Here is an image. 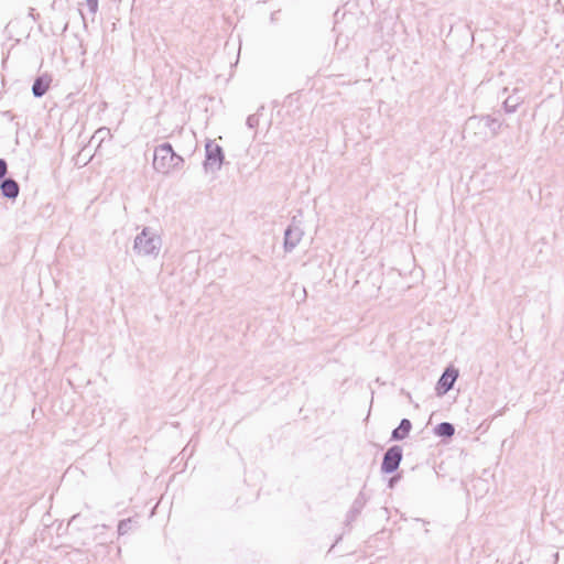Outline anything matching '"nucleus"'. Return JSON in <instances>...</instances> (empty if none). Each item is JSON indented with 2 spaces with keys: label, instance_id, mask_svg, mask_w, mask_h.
<instances>
[{
  "label": "nucleus",
  "instance_id": "obj_1",
  "mask_svg": "<svg viewBox=\"0 0 564 564\" xmlns=\"http://www.w3.org/2000/svg\"><path fill=\"white\" fill-rule=\"evenodd\" d=\"M161 248V235L152 227H144L133 241V250L140 257L156 258Z\"/></svg>",
  "mask_w": 564,
  "mask_h": 564
},
{
  "label": "nucleus",
  "instance_id": "obj_2",
  "mask_svg": "<svg viewBox=\"0 0 564 564\" xmlns=\"http://www.w3.org/2000/svg\"><path fill=\"white\" fill-rule=\"evenodd\" d=\"M183 158L175 154L170 143H163L155 148L153 167L156 172L169 174L181 167Z\"/></svg>",
  "mask_w": 564,
  "mask_h": 564
},
{
  "label": "nucleus",
  "instance_id": "obj_3",
  "mask_svg": "<svg viewBox=\"0 0 564 564\" xmlns=\"http://www.w3.org/2000/svg\"><path fill=\"white\" fill-rule=\"evenodd\" d=\"M206 158L204 169L207 173H216L221 169L224 162V152L215 141H207L205 145Z\"/></svg>",
  "mask_w": 564,
  "mask_h": 564
},
{
  "label": "nucleus",
  "instance_id": "obj_4",
  "mask_svg": "<svg viewBox=\"0 0 564 564\" xmlns=\"http://www.w3.org/2000/svg\"><path fill=\"white\" fill-rule=\"evenodd\" d=\"M501 126L502 124L498 119L492 118L490 116H485L480 118L471 117L467 121L468 128H474L478 130L489 129L491 137H497L499 134Z\"/></svg>",
  "mask_w": 564,
  "mask_h": 564
},
{
  "label": "nucleus",
  "instance_id": "obj_5",
  "mask_svg": "<svg viewBox=\"0 0 564 564\" xmlns=\"http://www.w3.org/2000/svg\"><path fill=\"white\" fill-rule=\"evenodd\" d=\"M402 459V449L400 446L390 447L383 456L381 469L383 473L391 474L395 471Z\"/></svg>",
  "mask_w": 564,
  "mask_h": 564
},
{
  "label": "nucleus",
  "instance_id": "obj_6",
  "mask_svg": "<svg viewBox=\"0 0 564 564\" xmlns=\"http://www.w3.org/2000/svg\"><path fill=\"white\" fill-rule=\"evenodd\" d=\"M458 377V371L454 368H447L443 375L441 376L438 382H437V393L438 394H444L446 393L447 391H449L456 379Z\"/></svg>",
  "mask_w": 564,
  "mask_h": 564
},
{
  "label": "nucleus",
  "instance_id": "obj_7",
  "mask_svg": "<svg viewBox=\"0 0 564 564\" xmlns=\"http://www.w3.org/2000/svg\"><path fill=\"white\" fill-rule=\"evenodd\" d=\"M304 232L296 226H290L284 232V248L286 251H292L302 240Z\"/></svg>",
  "mask_w": 564,
  "mask_h": 564
},
{
  "label": "nucleus",
  "instance_id": "obj_8",
  "mask_svg": "<svg viewBox=\"0 0 564 564\" xmlns=\"http://www.w3.org/2000/svg\"><path fill=\"white\" fill-rule=\"evenodd\" d=\"M4 197L15 199L20 193L19 184L13 178H4L0 184Z\"/></svg>",
  "mask_w": 564,
  "mask_h": 564
},
{
  "label": "nucleus",
  "instance_id": "obj_9",
  "mask_svg": "<svg viewBox=\"0 0 564 564\" xmlns=\"http://www.w3.org/2000/svg\"><path fill=\"white\" fill-rule=\"evenodd\" d=\"M52 78L48 75L37 77L32 86V93L35 97H42L48 90Z\"/></svg>",
  "mask_w": 564,
  "mask_h": 564
},
{
  "label": "nucleus",
  "instance_id": "obj_10",
  "mask_svg": "<svg viewBox=\"0 0 564 564\" xmlns=\"http://www.w3.org/2000/svg\"><path fill=\"white\" fill-rule=\"evenodd\" d=\"M411 427L410 420L402 419L399 426L392 431L391 438L394 441L404 440L409 435Z\"/></svg>",
  "mask_w": 564,
  "mask_h": 564
},
{
  "label": "nucleus",
  "instance_id": "obj_11",
  "mask_svg": "<svg viewBox=\"0 0 564 564\" xmlns=\"http://www.w3.org/2000/svg\"><path fill=\"white\" fill-rule=\"evenodd\" d=\"M454 433H455L454 425L448 422L440 423L435 427V434L438 436L451 437L454 435Z\"/></svg>",
  "mask_w": 564,
  "mask_h": 564
},
{
  "label": "nucleus",
  "instance_id": "obj_12",
  "mask_svg": "<svg viewBox=\"0 0 564 564\" xmlns=\"http://www.w3.org/2000/svg\"><path fill=\"white\" fill-rule=\"evenodd\" d=\"M522 102V98L519 96H509L505 102L503 108L507 112H514L518 106Z\"/></svg>",
  "mask_w": 564,
  "mask_h": 564
},
{
  "label": "nucleus",
  "instance_id": "obj_13",
  "mask_svg": "<svg viewBox=\"0 0 564 564\" xmlns=\"http://www.w3.org/2000/svg\"><path fill=\"white\" fill-rule=\"evenodd\" d=\"M131 522H132L131 519H126V520H122V521L119 522V524H118V532H119L120 535L126 534L130 530Z\"/></svg>",
  "mask_w": 564,
  "mask_h": 564
},
{
  "label": "nucleus",
  "instance_id": "obj_14",
  "mask_svg": "<svg viewBox=\"0 0 564 564\" xmlns=\"http://www.w3.org/2000/svg\"><path fill=\"white\" fill-rule=\"evenodd\" d=\"M8 172L7 162L3 159H0V180L4 177Z\"/></svg>",
  "mask_w": 564,
  "mask_h": 564
},
{
  "label": "nucleus",
  "instance_id": "obj_15",
  "mask_svg": "<svg viewBox=\"0 0 564 564\" xmlns=\"http://www.w3.org/2000/svg\"><path fill=\"white\" fill-rule=\"evenodd\" d=\"M90 12L95 13L98 8V0H87Z\"/></svg>",
  "mask_w": 564,
  "mask_h": 564
},
{
  "label": "nucleus",
  "instance_id": "obj_16",
  "mask_svg": "<svg viewBox=\"0 0 564 564\" xmlns=\"http://www.w3.org/2000/svg\"><path fill=\"white\" fill-rule=\"evenodd\" d=\"M97 135H100L101 139H104V137L108 135L109 134V130L106 129V128H102V129H99L97 132H96Z\"/></svg>",
  "mask_w": 564,
  "mask_h": 564
}]
</instances>
